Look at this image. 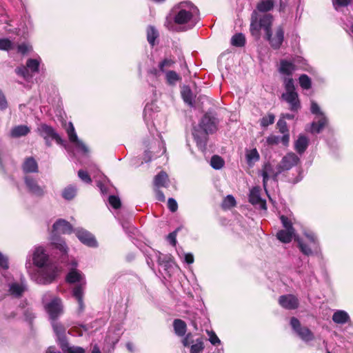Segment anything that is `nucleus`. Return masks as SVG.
I'll use <instances>...</instances> for the list:
<instances>
[{
  "label": "nucleus",
  "mask_w": 353,
  "mask_h": 353,
  "mask_svg": "<svg viewBox=\"0 0 353 353\" xmlns=\"http://www.w3.org/2000/svg\"><path fill=\"white\" fill-rule=\"evenodd\" d=\"M33 264L41 268L37 274H32V263L28 259L26 268L31 277L39 284H49L53 282L57 275V268L54 264H48V256L43 247H36L32 252Z\"/></svg>",
  "instance_id": "obj_1"
},
{
  "label": "nucleus",
  "mask_w": 353,
  "mask_h": 353,
  "mask_svg": "<svg viewBox=\"0 0 353 353\" xmlns=\"http://www.w3.org/2000/svg\"><path fill=\"white\" fill-rule=\"evenodd\" d=\"M172 14L173 21L178 26V31L193 29L201 19L199 8L190 1H181L174 6Z\"/></svg>",
  "instance_id": "obj_2"
},
{
  "label": "nucleus",
  "mask_w": 353,
  "mask_h": 353,
  "mask_svg": "<svg viewBox=\"0 0 353 353\" xmlns=\"http://www.w3.org/2000/svg\"><path fill=\"white\" fill-rule=\"evenodd\" d=\"M273 22V17L268 13H259L253 10L250 18V31L256 40L261 38V31L263 30L265 34L270 30Z\"/></svg>",
  "instance_id": "obj_3"
},
{
  "label": "nucleus",
  "mask_w": 353,
  "mask_h": 353,
  "mask_svg": "<svg viewBox=\"0 0 353 353\" xmlns=\"http://www.w3.org/2000/svg\"><path fill=\"white\" fill-rule=\"evenodd\" d=\"M72 225L65 219H59L52 225L51 244L61 253L66 254L68 247L65 242L57 234H71L74 232Z\"/></svg>",
  "instance_id": "obj_4"
},
{
  "label": "nucleus",
  "mask_w": 353,
  "mask_h": 353,
  "mask_svg": "<svg viewBox=\"0 0 353 353\" xmlns=\"http://www.w3.org/2000/svg\"><path fill=\"white\" fill-rule=\"evenodd\" d=\"M284 89L285 92L281 94V99L288 104V108L291 112L297 113L301 108V104L293 79H284Z\"/></svg>",
  "instance_id": "obj_5"
},
{
  "label": "nucleus",
  "mask_w": 353,
  "mask_h": 353,
  "mask_svg": "<svg viewBox=\"0 0 353 353\" xmlns=\"http://www.w3.org/2000/svg\"><path fill=\"white\" fill-rule=\"evenodd\" d=\"M310 112L315 115V118L310 124L309 131L312 134H319L327 125L328 119L314 101H311Z\"/></svg>",
  "instance_id": "obj_6"
},
{
  "label": "nucleus",
  "mask_w": 353,
  "mask_h": 353,
  "mask_svg": "<svg viewBox=\"0 0 353 353\" xmlns=\"http://www.w3.org/2000/svg\"><path fill=\"white\" fill-rule=\"evenodd\" d=\"M37 132L44 139L47 147H51L52 141H55L57 144L68 150L66 141L60 137L53 127L46 123H41L37 127Z\"/></svg>",
  "instance_id": "obj_7"
},
{
  "label": "nucleus",
  "mask_w": 353,
  "mask_h": 353,
  "mask_svg": "<svg viewBox=\"0 0 353 353\" xmlns=\"http://www.w3.org/2000/svg\"><path fill=\"white\" fill-rule=\"evenodd\" d=\"M42 303L50 320H57L63 310L61 299L52 297L50 292H46L43 295Z\"/></svg>",
  "instance_id": "obj_8"
},
{
  "label": "nucleus",
  "mask_w": 353,
  "mask_h": 353,
  "mask_svg": "<svg viewBox=\"0 0 353 353\" xmlns=\"http://www.w3.org/2000/svg\"><path fill=\"white\" fill-rule=\"evenodd\" d=\"M26 187L31 194L37 197H43L46 192V187L41 185L39 183V179L35 176L26 174L23 177Z\"/></svg>",
  "instance_id": "obj_9"
},
{
  "label": "nucleus",
  "mask_w": 353,
  "mask_h": 353,
  "mask_svg": "<svg viewBox=\"0 0 353 353\" xmlns=\"http://www.w3.org/2000/svg\"><path fill=\"white\" fill-rule=\"evenodd\" d=\"M65 130L69 141L73 145L77 152L83 155L87 154L89 152V149L88 146L79 139L72 122H69Z\"/></svg>",
  "instance_id": "obj_10"
},
{
  "label": "nucleus",
  "mask_w": 353,
  "mask_h": 353,
  "mask_svg": "<svg viewBox=\"0 0 353 353\" xmlns=\"http://www.w3.org/2000/svg\"><path fill=\"white\" fill-rule=\"evenodd\" d=\"M290 325L296 334L305 342H309L314 339V334L307 327H302L299 320L296 317H292Z\"/></svg>",
  "instance_id": "obj_11"
},
{
  "label": "nucleus",
  "mask_w": 353,
  "mask_h": 353,
  "mask_svg": "<svg viewBox=\"0 0 353 353\" xmlns=\"http://www.w3.org/2000/svg\"><path fill=\"white\" fill-rule=\"evenodd\" d=\"M264 37L273 49L278 50L281 48L284 40V29L281 26L276 27L275 33L273 35L271 28L270 30L265 34Z\"/></svg>",
  "instance_id": "obj_12"
},
{
  "label": "nucleus",
  "mask_w": 353,
  "mask_h": 353,
  "mask_svg": "<svg viewBox=\"0 0 353 353\" xmlns=\"http://www.w3.org/2000/svg\"><path fill=\"white\" fill-rule=\"evenodd\" d=\"M278 165L276 168L269 162H265L262 166L261 170L259 171V174L263 177V185L266 190L267 183L270 179H272L274 181H277L279 175L281 173H277Z\"/></svg>",
  "instance_id": "obj_13"
},
{
  "label": "nucleus",
  "mask_w": 353,
  "mask_h": 353,
  "mask_svg": "<svg viewBox=\"0 0 353 353\" xmlns=\"http://www.w3.org/2000/svg\"><path fill=\"white\" fill-rule=\"evenodd\" d=\"M8 293L12 298L20 299L28 291V285L24 278H21L20 282L12 281L8 285Z\"/></svg>",
  "instance_id": "obj_14"
},
{
  "label": "nucleus",
  "mask_w": 353,
  "mask_h": 353,
  "mask_svg": "<svg viewBox=\"0 0 353 353\" xmlns=\"http://www.w3.org/2000/svg\"><path fill=\"white\" fill-rule=\"evenodd\" d=\"M299 162L300 159L295 153L289 152L282 158L280 163L277 165V173H282L283 172L290 170L294 166L296 165Z\"/></svg>",
  "instance_id": "obj_15"
},
{
  "label": "nucleus",
  "mask_w": 353,
  "mask_h": 353,
  "mask_svg": "<svg viewBox=\"0 0 353 353\" xmlns=\"http://www.w3.org/2000/svg\"><path fill=\"white\" fill-rule=\"evenodd\" d=\"M218 119L211 113H206L202 117L199 128L208 134L213 133L217 130Z\"/></svg>",
  "instance_id": "obj_16"
},
{
  "label": "nucleus",
  "mask_w": 353,
  "mask_h": 353,
  "mask_svg": "<svg viewBox=\"0 0 353 353\" xmlns=\"http://www.w3.org/2000/svg\"><path fill=\"white\" fill-rule=\"evenodd\" d=\"M74 232L82 243L90 248H97L98 246L96 239L88 230L82 228H77L74 229Z\"/></svg>",
  "instance_id": "obj_17"
},
{
  "label": "nucleus",
  "mask_w": 353,
  "mask_h": 353,
  "mask_svg": "<svg viewBox=\"0 0 353 353\" xmlns=\"http://www.w3.org/2000/svg\"><path fill=\"white\" fill-rule=\"evenodd\" d=\"M66 281L69 283H77L75 286H81L82 290H85L86 281L84 274L76 270H71L66 276Z\"/></svg>",
  "instance_id": "obj_18"
},
{
  "label": "nucleus",
  "mask_w": 353,
  "mask_h": 353,
  "mask_svg": "<svg viewBox=\"0 0 353 353\" xmlns=\"http://www.w3.org/2000/svg\"><path fill=\"white\" fill-rule=\"evenodd\" d=\"M249 202L253 205L258 206L261 210H266V201L261 196V190L259 187H254L249 194Z\"/></svg>",
  "instance_id": "obj_19"
},
{
  "label": "nucleus",
  "mask_w": 353,
  "mask_h": 353,
  "mask_svg": "<svg viewBox=\"0 0 353 353\" xmlns=\"http://www.w3.org/2000/svg\"><path fill=\"white\" fill-rule=\"evenodd\" d=\"M279 303L286 310H295L299 304L298 299L292 294L281 296L279 299Z\"/></svg>",
  "instance_id": "obj_20"
},
{
  "label": "nucleus",
  "mask_w": 353,
  "mask_h": 353,
  "mask_svg": "<svg viewBox=\"0 0 353 353\" xmlns=\"http://www.w3.org/2000/svg\"><path fill=\"white\" fill-rule=\"evenodd\" d=\"M208 133L205 130L201 129L198 126H195L192 130V136L195 140L197 146L201 150H204L206 147V142Z\"/></svg>",
  "instance_id": "obj_21"
},
{
  "label": "nucleus",
  "mask_w": 353,
  "mask_h": 353,
  "mask_svg": "<svg viewBox=\"0 0 353 353\" xmlns=\"http://www.w3.org/2000/svg\"><path fill=\"white\" fill-rule=\"evenodd\" d=\"M295 65L287 60L282 59L280 61V66L279 68V73L283 75L282 77L283 83H284V79L285 78L292 79V76L293 72L295 71Z\"/></svg>",
  "instance_id": "obj_22"
},
{
  "label": "nucleus",
  "mask_w": 353,
  "mask_h": 353,
  "mask_svg": "<svg viewBox=\"0 0 353 353\" xmlns=\"http://www.w3.org/2000/svg\"><path fill=\"white\" fill-rule=\"evenodd\" d=\"M309 143V139L305 134H301L294 141V150L299 154L301 155L306 151Z\"/></svg>",
  "instance_id": "obj_23"
},
{
  "label": "nucleus",
  "mask_w": 353,
  "mask_h": 353,
  "mask_svg": "<svg viewBox=\"0 0 353 353\" xmlns=\"http://www.w3.org/2000/svg\"><path fill=\"white\" fill-rule=\"evenodd\" d=\"M156 258L159 266L165 270H168L172 266L173 257L170 254H164L158 252L156 253Z\"/></svg>",
  "instance_id": "obj_24"
},
{
  "label": "nucleus",
  "mask_w": 353,
  "mask_h": 353,
  "mask_svg": "<svg viewBox=\"0 0 353 353\" xmlns=\"http://www.w3.org/2000/svg\"><path fill=\"white\" fill-rule=\"evenodd\" d=\"M21 168L25 174L37 173L39 172L38 163L32 157L25 159Z\"/></svg>",
  "instance_id": "obj_25"
},
{
  "label": "nucleus",
  "mask_w": 353,
  "mask_h": 353,
  "mask_svg": "<svg viewBox=\"0 0 353 353\" xmlns=\"http://www.w3.org/2000/svg\"><path fill=\"white\" fill-rule=\"evenodd\" d=\"M51 324L53 328V331L57 335L58 340L60 342V345L63 343H65L66 339H65V327L59 322H58L57 320H51Z\"/></svg>",
  "instance_id": "obj_26"
},
{
  "label": "nucleus",
  "mask_w": 353,
  "mask_h": 353,
  "mask_svg": "<svg viewBox=\"0 0 353 353\" xmlns=\"http://www.w3.org/2000/svg\"><path fill=\"white\" fill-rule=\"evenodd\" d=\"M296 242L299 249L305 256H312L318 252V251H314L312 244L307 243L302 239L298 238Z\"/></svg>",
  "instance_id": "obj_27"
},
{
  "label": "nucleus",
  "mask_w": 353,
  "mask_h": 353,
  "mask_svg": "<svg viewBox=\"0 0 353 353\" xmlns=\"http://www.w3.org/2000/svg\"><path fill=\"white\" fill-rule=\"evenodd\" d=\"M169 178L167 173L164 171H161L154 178V185L155 188H159L161 187L166 188L168 186Z\"/></svg>",
  "instance_id": "obj_28"
},
{
  "label": "nucleus",
  "mask_w": 353,
  "mask_h": 353,
  "mask_svg": "<svg viewBox=\"0 0 353 353\" xmlns=\"http://www.w3.org/2000/svg\"><path fill=\"white\" fill-rule=\"evenodd\" d=\"M30 132V129L26 125H19L13 127L10 132L12 138H19L27 135Z\"/></svg>",
  "instance_id": "obj_29"
},
{
  "label": "nucleus",
  "mask_w": 353,
  "mask_h": 353,
  "mask_svg": "<svg viewBox=\"0 0 353 353\" xmlns=\"http://www.w3.org/2000/svg\"><path fill=\"white\" fill-rule=\"evenodd\" d=\"M332 321L337 324H345L350 321V317L347 312L337 310L332 315Z\"/></svg>",
  "instance_id": "obj_30"
},
{
  "label": "nucleus",
  "mask_w": 353,
  "mask_h": 353,
  "mask_svg": "<svg viewBox=\"0 0 353 353\" xmlns=\"http://www.w3.org/2000/svg\"><path fill=\"white\" fill-rule=\"evenodd\" d=\"M72 295L77 299L79 304V310L80 312H83L84 310V303H83V295L84 290H82V288L81 286H75L72 290Z\"/></svg>",
  "instance_id": "obj_31"
},
{
  "label": "nucleus",
  "mask_w": 353,
  "mask_h": 353,
  "mask_svg": "<svg viewBox=\"0 0 353 353\" xmlns=\"http://www.w3.org/2000/svg\"><path fill=\"white\" fill-rule=\"evenodd\" d=\"M274 3L273 0H261L256 5V10L259 13H266L273 9Z\"/></svg>",
  "instance_id": "obj_32"
},
{
  "label": "nucleus",
  "mask_w": 353,
  "mask_h": 353,
  "mask_svg": "<svg viewBox=\"0 0 353 353\" xmlns=\"http://www.w3.org/2000/svg\"><path fill=\"white\" fill-rule=\"evenodd\" d=\"M173 327L175 334L179 336H183L185 334L187 330V325L185 322L181 319H174L173 321Z\"/></svg>",
  "instance_id": "obj_33"
},
{
  "label": "nucleus",
  "mask_w": 353,
  "mask_h": 353,
  "mask_svg": "<svg viewBox=\"0 0 353 353\" xmlns=\"http://www.w3.org/2000/svg\"><path fill=\"white\" fill-rule=\"evenodd\" d=\"M294 232L295 230H281L277 232L276 237L282 243H288L292 241Z\"/></svg>",
  "instance_id": "obj_34"
},
{
  "label": "nucleus",
  "mask_w": 353,
  "mask_h": 353,
  "mask_svg": "<svg viewBox=\"0 0 353 353\" xmlns=\"http://www.w3.org/2000/svg\"><path fill=\"white\" fill-rule=\"evenodd\" d=\"M245 158L248 165L252 167L256 162L259 161L260 155L257 150L254 148L246 152Z\"/></svg>",
  "instance_id": "obj_35"
},
{
  "label": "nucleus",
  "mask_w": 353,
  "mask_h": 353,
  "mask_svg": "<svg viewBox=\"0 0 353 353\" xmlns=\"http://www.w3.org/2000/svg\"><path fill=\"white\" fill-rule=\"evenodd\" d=\"M77 192V189L76 186L70 185L63 190L61 195L64 199L70 201L74 198Z\"/></svg>",
  "instance_id": "obj_36"
},
{
  "label": "nucleus",
  "mask_w": 353,
  "mask_h": 353,
  "mask_svg": "<svg viewBox=\"0 0 353 353\" xmlns=\"http://www.w3.org/2000/svg\"><path fill=\"white\" fill-rule=\"evenodd\" d=\"M159 37L157 30L152 26H149L147 28V40L151 46L155 45L156 39Z\"/></svg>",
  "instance_id": "obj_37"
},
{
  "label": "nucleus",
  "mask_w": 353,
  "mask_h": 353,
  "mask_svg": "<svg viewBox=\"0 0 353 353\" xmlns=\"http://www.w3.org/2000/svg\"><path fill=\"white\" fill-rule=\"evenodd\" d=\"M61 348L64 353H85V350L79 346H69L68 342L61 344Z\"/></svg>",
  "instance_id": "obj_38"
},
{
  "label": "nucleus",
  "mask_w": 353,
  "mask_h": 353,
  "mask_svg": "<svg viewBox=\"0 0 353 353\" xmlns=\"http://www.w3.org/2000/svg\"><path fill=\"white\" fill-rule=\"evenodd\" d=\"M181 96L185 103L192 107L194 105V97L192 90L185 87L181 91Z\"/></svg>",
  "instance_id": "obj_39"
},
{
  "label": "nucleus",
  "mask_w": 353,
  "mask_h": 353,
  "mask_svg": "<svg viewBox=\"0 0 353 353\" xmlns=\"http://www.w3.org/2000/svg\"><path fill=\"white\" fill-rule=\"evenodd\" d=\"M174 63H175V60L174 59H172L171 57H165L159 63L158 66H159V70L161 72L165 73L167 72V71H165V69L172 68L173 65H174Z\"/></svg>",
  "instance_id": "obj_40"
},
{
  "label": "nucleus",
  "mask_w": 353,
  "mask_h": 353,
  "mask_svg": "<svg viewBox=\"0 0 353 353\" xmlns=\"http://www.w3.org/2000/svg\"><path fill=\"white\" fill-rule=\"evenodd\" d=\"M304 235L307 239L309 243L312 244L314 251H319V243L316 235L312 232H306L304 233Z\"/></svg>",
  "instance_id": "obj_41"
},
{
  "label": "nucleus",
  "mask_w": 353,
  "mask_h": 353,
  "mask_svg": "<svg viewBox=\"0 0 353 353\" xmlns=\"http://www.w3.org/2000/svg\"><path fill=\"white\" fill-rule=\"evenodd\" d=\"M165 73V79L169 85H175L181 80L180 76L174 70H168Z\"/></svg>",
  "instance_id": "obj_42"
},
{
  "label": "nucleus",
  "mask_w": 353,
  "mask_h": 353,
  "mask_svg": "<svg viewBox=\"0 0 353 353\" xmlns=\"http://www.w3.org/2000/svg\"><path fill=\"white\" fill-rule=\"evenodd\" d=\"M231 43L236 47H243L245 44V37L242 33L235 34L231 39Z\"/></svg>",
  "instance_id": "obj_43"
},
{
  "label": "nucleus",
  "mask_w": 353,
  "mask_h": 353,
  "mask_svg": "<svg viewBox=\"0 0 353 353\" xmlns=\"http://www.w3.org/2000/svg\"><path fill=\"white\" fill-rule=\"evenodd\" d=\"M299 83L300 86L303 90H309L312 87L311 79L305 74H301L299 78Z\"/></svg>",
  "instance_id": "obj_44"
},
{
  "label": "nucleus",
  "mask_w": 353,
  "mask_h": 353,
  "mask_svg": "<svg viewBox=\"0 0 353 353\" xmlns=\"http://www.w3.org/2000/svg\"><path fill=\"white\" fill-rule=\"evenodd\" d=\"M40 59H28L26 61V68L32 72H38L39 70Z\"/></svg>",
  "instance_id": "obj_45"
},
{
  "label": "nucleus",
  "mask_w": 353,
  "mask_h": 353,
  "mask_svg": "<svg viewBox=\"0 0 353 353\" xmlns=\"http://www.w3.org/2000/svg\"><path fill=\"white\" fill-rule=\"evenodd\" d=\"M205 346L202 338H198L194 344L190 346V353H201Z\"/></svg>",
  "instance_id": "obj_46"
},
{
  "label": "nucleus",
  "mask_w": 353,
  "mask_h": 353,
  "mask_svg": "<svg viewBox=\"0 0 353 353\" xmlns=\"http://www.w3.org/2000/svg\"><path fill=\"white\" fill-rule=\"evenodd\" d=\"M14 48V43L8 38L0 39V50L10 51Z\"/></svg>",
  "instance_id": "obj_47"
},
{
  "label": "nucleus",
  "mask_w": 353,
  "mask_h": 353,
  "mask_svg": "<svg viewBox=\"0 0 353 353\" xmlns=\"http://www.w3.org/2000/svg\"><path fill=\"white\" fill-rule=\"evenodd\" d=\"M210 165L215 170H219L224 165V161L221 157L214 155L211 158Z\"/></svg>",
  "instance_id": "obj_48"
},
{
  "label": "nucleus",
  "mask_w": 353,
  "mask_h": 353,
  "mask_svg": "<svg viewBox=\"0 0 353 353\" xmlns=\"http://www.w3.org/2000/svg\"><path fill=\"white\" fill-rule=\"evenodd\" d=\"M206 332L209 336L208 341L210 342L212 346L223 345L221 340L213 330H207Z\"/></svg>",
  "instance_id": "obj_49"
},
{
  "label": "nucleus",
  "mask_w": 353,
  "mask_h": 353,
  "mask_svg": "<svg viewBox=\"0 0 353 353\" xmlns=\"http://www.w3.org/2000/svg\"><path fill=\"white\" fill-rule=\"evenodd\" d=\"M280 220H281L283 227L285 230H294L293 225H292V219L290 217H288V216H285V215H281Z\"/></svg>",
  "instance_id": "obj_50"
},
{
  "label": "nucleus",
  "mask_w": 353,
  "mask_h": 353,
  "mask_svg": "<svg viewBox=\"0 0 353 353\" xmlns=\"http://www.w3.org/2000/svg\"><path fill=\"white\" fill-rule=\"evenodd\" d=\"M108 203L114 209H119L121 206V200L117 196L110 195L108 196Z\"/></svg>",
  "instance_id": "obj_51"
},
{
  "label": "nucleus",
  "mask_w": 353,
  "mask_h": 353,
  "mask_svg": "<svg viewBox=\"0 0 353 353\" xmlns=\"http://www.w3.org/2000/svg\"><path fill=\"white\" fill-rule=\"evenodd\" d=\"M274 119L275 117L273 114H268L261 119V125L262 127H268V125L274 123Z\"/></svg>",
  "instance_id": "obj_52"
},
{
  "label": "nucleus",
  "mask_w": 353,
  "mask_h": 353,
  "mask_svg": "<svg viewBox=\"0 0 353 353\" xmlns=\"http://www.w3.org/2000/svg\"><path fill=\"white\" fill-rule=\"evenodd\" d=\"M236 201L233 196L228 195L223 200L222 205L225 208H230L235 206Z\"/></svg>",
  "instance_id": "obj_53"
},
{
  "label": "nucleus",
  "mask_w": 353,
  "mask_h": 353,
  "mask_svg": "<svg viewBox=\"0 0 353 353\" xmlns=\"http://www.w3.org/2000/svg\"><path fill=\"white\" fill-rule=\"evenodd\" d=\"M78 176L79 178L85 183H90L92 182V179L89 174L87 171L83 170H79L78 171Z\"/></svg>",
  "instance_id": "obj_54"
},
{
  "label": "nucleus",
  "mask_w": 353,
  "mask_h": 353,
  "mask_svg": "<svg viewBox=\"0 0 353 353\" xmlns=\"http://www.w3.org/2000/svg\"><path fill=\"white\" fill-rule=\"evenodd\" d=\"M332 5L335 10H338L339 8L347 7L352 2V0H332Z\"/></svg>",
  "instance_id": "obj_55"
},
{
  "label": "nucleus",
  "mask_w": 353,
  "mask_h": 353,
  "mask_svg": "<svg viewBox=\"0 0 353 353\" xmlns=\"http://www.w3.org/2000/svg\"><path fill=\"white\" fill-rule=\"evenodd\" d=\"M119 223L126 233L130 234L133 232L134 227L131 224L130 221L128 220L119 219Z\"/></svg>",
  "instance_id": "obj_56"
},
{
  "label": "nucleus",
  "mask_w": 353,
  "mask_h": 353,
  "mask_svg": "<svg viewBox=\"0 0 353 353\" xmlns=\"http://www.w3.org/2000/svg\"><path fill=\"white\" fill-rule=\"evenodd\" d=\"M16 73L23 77L25 79H28L31 76L29 74V70L26 67L22 66L15 69Z\"/></svg>",
  "instance_id": "obj_57"
},
{
  "label": "nucleus",
  "mask_w": 353,
  "mask_h": 353,
  "mask_svg": "<svg viewBox=\"0 0 353 353\" xmlns=\"http://www.w3.org/2000/svg\"><path fill=\"white\" fill-rule=\"evenodd\" d=\"M152 105L147 104L145 105L144 110H143V118H144V120L146 122L150 121L152 119Z\"/></svg>",
  "instance_id": "obj_58"
},
{
  "label": "nucleus",
  "mask_w": 353,
  "mask_h": 353,
  "mask_svg": "<svg viewBox=\"0 0 353 353\" xmlns=\"http://www.w3.org/2000/svg\"><path fill=\"white\" fill-rule=\"evenodd\" d=\"M179 230H180V228H178L174 231L170 233L167 236L168 241L173 246H175L176 244V235Z\"/></svg>",
  "instance_id": "obj_59"
},
{
  "label": "nucleus",
  "mask_w": 353,
  "mask_h": 353,
  "mask_svg": "<svg viewBox=\"0 0 353 353\" xmlns=\"http://www.w3.org/2000/svg\"><path fill=\"white\" fill-rule=\"evenodd\" d=\"M32 50V46L28 43H22L17 46V50L19 53L25 54Z\"/></svg>",
  "instance_id": "obj_60"
},
{
  "label": "nucleus",
  "mask_w": 353,
  "mask_h": 353,
  "mask_svg": "<svg viewBox=\"0 0 353 353\" xmlns=\"http://www.w3.org/2000/svg\"><path fill=\"white\" fill-rule=\"evenodd\" d=\"M277 126L281 134L289 132L287 123L284 119H280L277 122Z\"/></svg>",
  "instance_id": "obj_61"
},
{
  "label": "nucleus",
  "mask_w": 353,
  "mask_h": 353,
  "mask_svg": "<svg viewBox=\"0 0 353 353\" xmlns=\"http://www.w3.org/2000/svg\"><path fill=\"white\" fill-rule=\"evenodd\" d=\"M168 208L172 212H175L178 209L176 201L173 198H169L168 200Z\"/></svg>",
  "instance_id": "obj_62"
},
{
  "label": "nucleus",
  "mask_w": 353,
  "mask_h": 353,
  "mask_svg": "<svg viewBox=\"0 0 353 353\" xmlns=\"http://www.w3.org/2000/svg\"><path fill=\"white\" fill-rule=\"evenodd\" d=\"M280 141V137L276 135H270L267 138V143L269 145H276Z\"/></svg>",
  "instance_id": "obj_63"
},
{
  "label": "nucleus",
  "mask_w": 353,
  "mask_h": 353,
  "mask_svg": "<svg viewBox=\"0 0 353 353\" xmlns=\"http://www.w3.org/2000/svg\"><path fill=\"white\" fill-rule=\"evenodd\" d=\"M208 353H224L223 346H212L209 348Z\"/></svg>",
  "instance_id": "obj_64"
}]
</instances>
